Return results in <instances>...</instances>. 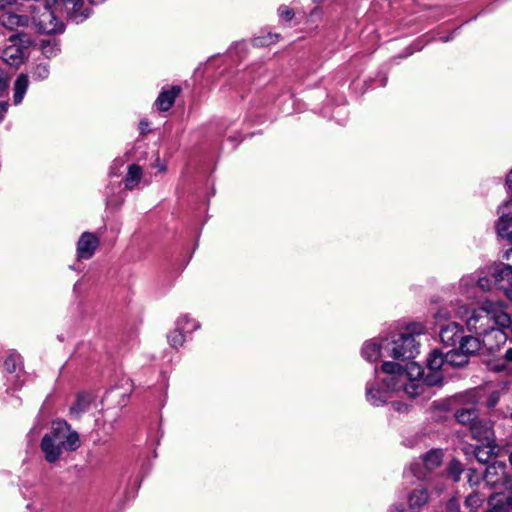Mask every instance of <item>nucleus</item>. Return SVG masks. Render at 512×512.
Returning <instances> with one entry per match:
<instances>
[{
	"label": "nucleus",
	"mask_w": 512,
	"mask_h": 512,
	"mask_svg": "<svg viewBox=\"0 0 512 512\" xmlns=\"http://www.w3.org/2000/svg\"><path fill=\"white\" fill-rule=\"evenodd\" d=\"M510 315L504 310L502 303L487 300L483 305L474 309L467 317V327L479 335L494 334L495 338L505 340V334L496 326L509 327Z\"/></svg>",
	"instance_id": "1"
},
{
	"label": "nucleus",
	"mask_w": 512,
	"mask_h": 512,
	"mask_svg": "<svg viewBox=\"0 0 512 512\" xmlns=\"http://www.w3.org/2000/svg\"><path fill=\"white\" fill-rule=\"evenodd\" d=\"M424 333V327L421 324H413L407 327V332L405 334H410L415 336H419Z\"/></svg>",
	"instance_id": "38"
},
{
	"label": "nucleus",
	"mask_w": 512,
	"mask_h": 512,
	"mask_svg": "<svg viewBox=\"0 0 512 512\" xmlns=\"http://www.w3.org/2000/svg\"><path fill=\"white\" fill-rule=\"evenodd\" d=\"M445 359L447 366L450 367H462L468 363V357L458 347H452L451 350L445 353Z\"/></svg>",
	"instance_id": "20"
},
{
	"label": "nucleus",
	"mask_w": 512,
	"mask_h": 512,
	"mask_svg": "<svg viewBox=\"0 0 512 512\" xmlns=\"http://www.w3.org/2000/svg\"><path fill=\"white\" fill-rule=\"evenodd\" d=\"M393 406H394V408L397 411H405V410H407V406L406 405H401L400 403H397V402H394Z\"/></svg>",
	"instance_id": "43"
},
{
	"label": "nucleus",
	"mask_w": 512,
	"mask_h": 512,
	"mask_svg": "<svg viewBox=\"0 0 512 512\" xmlns=\"http://www.w3.org/2000/svg\"><path fill=\"white\" fill-rule=\"evenodd\" d=\"M509 460H510V463H511V465H512V453H511V455H510V457H509Z\"/></svg>",
	"instance_id": "51"
},
{
	"label": "nucleus",
	"mask_w": 512,
	"mask_h": 512,
	"mask_svg": "<svg viewBox=\"0 0 512 512\" xmlns=\"http://www.w3.org/2000/svg\"><path fill=\"white\" fill-rule=\"evenodd\" d=\"M385 341L386 338L366 341L362 347V356L370 362H376L380 358L388 357L387 351H384Z\"/></svg>",
	"instance_id": "15"
},
{
	"label": "nucleus",
	"mask_w": 512,
	"mask_h": 512,
	"mask_svg": "<svg viewBox=\"0 0 512 512\" xmlns=\"http://www.w3.org/2000/svg\"><path fill=\"white\" fill-rule=\"evenodd\" d=\"M419 342L413 335L399 334L392 339L386 338L384 351L388 357L396 360H409L419 353Z\"/></svg>",
	"instance_id": "4"
},
{
	"label": "nucleus",
	"mask_w": 512,
	"mask_h": 512,
	"mask_svg": "<svg viewBox=\"0 0 512 512\" xmlns=\"http://www.w3.org/2000/svg\"><path fill=\"white\" fill-rule=\"evenodd\" d=\"M484 501V499L477 493L475 494H470L466 500H465V504L467 507L471 508V509H476L478 508L481 503Z\"/></svg>",
	"instance_id": "36"
},
{
	"label": "nucleus",
	"mask_w": 512,
	"mask_h": 512,
	"mask_svg": "<svg viewBox=\"0 0 512 512\" xmlns=\"http://www.w3.org/2000/svg\"><path fill=\"white\" fill-rule=\"evenodd\" d=\"M439 337L447 347H456L463 337V328L456 322H450L441 326Z\"/></svg>",
	"instance_id": "12"
},
{
	"label": "nucleus",
	"mask_w": 512,
	"mask_h": 512,
	"mask_svg": "<svg viewBox=\"0 0 512 512\" xmlns=\"http://www.w3.org/2000/svg\"><path fill=\"white\" fill-rule=\"evenodd\" d=\"M500 218L497 222V231L499 235L505 236L508 228L512 225V200L507 201L499 208Z\"/></svg>",
	"instance_id": "18"
},
{
	"label": "nucleus",
	"mask_w": 512,
	"mask_h": 512,
	"mask_svg": "<svg viewBox=\"0 0 512 512\" xmlns=\"http://www.w3.org/2000/svg\"><path fill=\"white\" fill-rule=\"evenodd\" d=\"M408 375L409 379L422 382L427 386L440 385L443 379L440 371H433L428 369L424 370L421 366L414 362L410 363ZM419 388V383L412 382L409 386H406L405 390L410 396L414 397L420 393L418 391Z\"/></svg>",
	"instance_id": "6"
},
{
	"label": "nucleus",
	"mask_w": 512,
	"mask_h": 512,
	"mask_svg": "<svg viewBox=\"0 0 512 512\" xmlns=\"http://www.w3.org/2000/svg\"><path fill=\"white\" fill-rule=\"evenodd\" d=\"M28 87H29L28 76L25 74H20L14 83L13 102L15 105H18L22 102Z\"/></svg>",
	"instance_id": "21"
},
{
	"label": "nucleus",
	"mask_w": 512,
	"mask_h": 512,
	"mask_svg": "<svg viewBox=\"0 0 512 512\" xmlns=\"http://www.w3.org/2000/svg\"><path fill=\"white\" fill-rule=\"evenodd\" d=\"M391 512H404L402 505H396L391 508Z\"/></svg>",
	"instance_id": "46"
},
{
	"label": "nucleus",
	"mask_w": 512,
	"mask_h": 512,
	"mask_svg": "<svg viewBox=\"0 0 512 512\" xmlns=\"http://www.w3.org/2000/svg\"><path fill=\"white\" fill-rule=\"evenodd\" d=\"M459 348L469 357L477 353L481 348V342L474 336H463L459 343Z\"/></svg>",
	"instance_id": "22"
},
{
	"label": "nucleus",
	"mask_w": 512,
	"mask_h": 512,
	"mask_svg": "<svg viewBox=\"0 0 512 512\" xmlns=\"http://www.w3.org/2000/svg\"><path fill=\"white\" fill-rule=\"evenodd\" d=\"M506 184L508 185L509 189L512 190V170L506 177Z\"/></svg>",
	"instance_id": "45"
},
{
	"label": "nucleus",
	"mask_w": 512,
	"mask_h": 512,
	"mask_svg": "<svg viewBox=\"0 0 512 512\" xmlns=\"http://www.w3.org/2000/svg\"><path fill=\"white\" fill-rule=\"evenodd\" d=\"M499 473L504 475L505 465L502 463H493L486 468L485 477L487 478V481H490V475H498Z\"/></svg>",
	"instance_id": "34"
},
{
	"label": "nucleus",
	"mask_w": 512,
	"mask_h": 512,
	"mask_svg": "<svg viewBox=\"0 0 512 512\" xmlns=\"http://www.w3.org/2000/svg\"><path fill=\"white\" fill-rule=\"evenodd\" d=\"M0 24L8 30L14 31L19 28L28 27L30 17L27 15H19L12 11H4L0 14Z\"/></svg>",
	"instance_id": "16"
},
{
	"label": "nucleus",
	"mask_w": 512,
	"mask_h": 512,
	"mask_svg": "<svg viewBox=\"0 0 512 512\" xmlns=\"http://www.w3.org/2000/svg\"><path fill=\"white\" fill-rule=\"evenodd\" d=\"M90 402L91 398L89 395L80 394L77 397L75 404L71 406L70 413L75 417H79L82 413L88 410Z\"/></svg>",
	"instance_id": "28"
},
{
	"label": "nucleus",
	"mask_w": 512,
	"mask_h": 512,
	"mask_svg": "<svg viewBox=\"0 0 512 512\" xmlns=\"http://www.w3.org/2000/svg\"><path fill=\"white\" fill-rule=\"evenodd\" d=\"M180 92V86H172L168 90H162L155 101V105L160 111H168L173 106L175 99Z\"/></svg>",
	"instance_id": "17"
},
{
	"label": "nucleus",
	"mask_w": 512,
	"mask_h": 512,
	"mask_svg": "<svg viewBox=\"0 0 512 512\" xmlns=\"http://www.w3.org/2000/svg\"><path fill=\"white\" fill-rule=\"evenodd\" d=\"M90 1H91L92 3H96V4H98V3H102L104 0H90Z\"/></svg>",
	"instance_id": "50"
},
{
	"label": "nucleus",
	"mask_w": 512,
	"mask_h": 512,
	"mask_svg": "<svg viewBox=\"0 0 512 512\" xmlns=\"http://www.w3.org/2000/svg\"><path fill=\"white\" fill-rule=\"evenodd\" d=\"M490 270L495 282L504 291L506 297L512 302V263L496 264L493 265Z\"/></svg>",
	"instance_id": "9"
},
{
	"label": "nucleus",
	"mask_w": 512,
	"mask_h": 512,
	"mask_svg": "<svg viewBox=\"0 0 512 512\" xmlns=\"http://www.w3.org/2000/svg\"><path fill=\"white\" fill-rule=\"evenodd\" d=\"M30 9V22L35 24L39 32L52 34L62 31L63 25L57 16L62 11L56 9L53 3H48V0L38 1L30 5Z\"/></svg>",
	"instance_id": "3"
},
{
	"label": "nucleus",
	"mask_w": 512,
	"mask_h": 512,
	"mask_svg": "<svg viewBox=\"0 0 512 512\" xmlns=\"http://www.w3.org/2000/svg\"><path fill=\"white\" fill-rule=\"evenodd\" d=\"M506 510L503 506H494L493 508L489 509L487 512H504Z\"/></svg>",
	"instance_id": "44"
},
{
	"label": "nucleus",
	"mask_w": 512,
	"mask_h": 512,
	"mask_svg": "<svg viewBox=\"0 0 512 512\" xmlns=\"http://www.w3.org/2000/svg\"><path fill=\"white\" fill-rule=\"evenodd\" d=\"M142 178V168L137 164L128 167V173L125 177V187L129 190L134 189Z\"/></svg>",
	"instance_id": "24"
},
{
	"label": "nucleus",
	"mask_w": 512,
	"mask_h": 512,
	"mask_svg": "<svg viewBox=\"0 0 512 512\" xmlns=\"http://www.w3.org/2000/svg\"><path fill=\"white\" fill-rule=\"evenodd\" d=\"M472 437L486 444H494L495 437L492 425L489 421L478 420L473 422L470 427Z\"/></svg>",
	"instance_id": "14"
},
{
	"label": "nucleus",
	"mask_w": 512,
	"mask_h": 512,
	"mask_svg": "<svg viewBox=\"0 0 512 512\" xmlns=\"http://www.w3.org/2000/svg\"><path fill=\"white\" fill-rule=\"evenodd\" d=\"M455 417L457 421L464 425H469L473 422H477L479 419L477 418V411L473 408H463L457 410Z\"/></svg>",
	"instance_id": "26"
},
{
	"label": "nucleus",
	"mask_w": 512,
	"mask_h": 512,
	"mask_svg": "<svg viewBox=\"0 0 512 512\" xmlns=\"http://www.w3.org/2000/svg\"><path fill=\"white\" fill-rule=\"evenodd\" d=\"M8 104L6 102L0 103V120L3 118L4 113L7 110Z\"/></svg>",
	"instance_id": "42"
},
{
	"label": "nucleus",
	"mask_w": 512,
	"mask_h": 512,
	"mask_svg": "<svg viewBox=\"0 0 512 512\" xmlns=\"http://www.w3.org/2000/svg\"><path fill=\"white\" fill-rule=\"evenodd\" d=\"M448 317L447 313L446 312H443L442 310H439L436 314H435V319L437 321L441 320V319H446Z\"/></svg>",
	"instance_id": "41"
},
{
	"label": "nucleus",
	"mask_w": 512,
	"mask_h": 512,
	"mask_svg": "<svg viewBox=\"0 0 512 512\" xmlns=\"http://www.w3.org/2000/svg\"><path fill=\"white\" fill-rule=\"evenodd\" d=\"M9 84V79L4 71L0 68V92L7 89Z\"/></svg>",
	"instance_id": "39"
},
{
	"label": "nucleus",
	"mask_w": 512,
	"mask_h": 512,
	"mask_svg": "<svg viewBox=\"0 0 512 512\" xmlns=\"http://www.w3.org/2000/svg\"><path fill=\"white\" fill-rule=\"evenodd\" d=\"M8 40L11 44L3 49L1 58L9 66L17 68L28 57V49L33 40L23 32L12 34Z\"/></svg>",
	"instance_id": "5"
},
{
	"label": "nucleus",
	"mask_w": 512,
	"mask_h": 512,
	"mask_svg": "<svg viewBox=\"0 0 512 512\" xmlns=\"http://www.w3.org/2000/svg\"><path fill=\"white\" fill-rule=\"evenodd\" d=\"M443 366H447L445 354L435 349L430 352L427 358V369L433 371H440Z\"/></svg>",
	"instance_id": "25"
},
{
	"label": "nucleus",
	"mask_w": 512,
	"mask_h": 512,
	"mask_svg": "<svg viewBox=\"0 0 512 512\" xmlns=\"http://www.w3.org/2000/svg\"><path fill=\"white\" fill-rule=\"evenodd\" d=\"M462 471V466L459 461L452 460L449 463L448 473L453 478L454 481H459Z\"/></svg>",
	"instance_id": "33"
},
{
	"label": "nucleus",
	"mask_w": 512,
	"mask_h": 512,
	"mask_svg": "<svg viewBox=\"0 0 512 512\" xmlns=\"http://www.w3.org/2000/svg\"><path fill=\"white\" fill-rule=\"evenodd\" d=\"M48 3H53L56 9L65 13L76 23L82 22L88 17V14L82 9L83 0H48Z\"/></svg>",
	"instance_id": "10"
},
{
	"label": "nucleus",
	"mask_w": 512,
	"mask_h": 512,
	"mask_svg": "<svg viewBox=\"0 0 512 512\" xmlns=\"http://www.w3.org/2000/svg\"><path fill=\"white\" fill-rule=\"evenodd\" d=\"M188 322H189V319L187 316H183V317L179 318V320L177 322L178 328L173 330L168 335V337H167L168 342L172 347L176 348L178 346L183 345V343L185 341L183 330L186 329V323H188Z\"/></svg>",
	"instance_id": "19"
},
{
	"label": "nucleus",
	"mask_w": 512,
	"mask_h": 512,
	"mask_svg": "<svg viewBox=\"0 0 512 512\" xmlns=\"http://www.w3.org/2000/svg\"><path fill=\"white\" fill-rule=\"evenodd\" d=\"M367 400L374 406H379L385 403L388 399V392L380 389H373L367 386L366 390Z\"/></svg>",
	"instance_id": "27"
},
{
	"label": "nucleus",
	"mask_w": 512,
	"mask_h": 512,
	"mask_svg": "<svg viewBox=\"0 0 512 512\" xmlns=\"http://www.w3.org/2000/svg\"><path fill=\"white\" fill-rule=\"evenodd\" d=\"M409 367L410 363L407 364L404 369L401 365L394 362H384L381 366V370L384 373L389 374V377L385 380V385L389 390H397L400 386L405 384V380L409 379Z\"/></svg>",
	"instance_id": "8"
},
{
	"label": "nucleus",
	"mask_w": 512,
	"mask_h": 512,
	"mask_svg": "<svg viewBox=\"0 0 512 512\" xmlns=\"http://www.w3.org/2000/svg\"><path fill=\"white\" fill-rule=\"evenodd\" d=\"M492 282L488 277H479L477 281L471 275L465 276L460 280V288L465 293L469 294L468 297H475L476 290L489 291L491 289Z\"/></svg>",
	"instance_id": "13"
},
{
	"label": "nucleus",
	"mask_w": 512,
	"mask_h": 512,
	"mask_svg": "<svg viewBox=\"0 0 512 512\" xmlns=\"http://www.w3.org/2000/svg\"><path fill=\"white\" fill-rule=\"evenodd\" d=\"M79 445L78 433L66 421L53 422L50 432L41 440V450L49 463L56 462L63 450L75 451Z\"/></svg>",
	"instance_id": "2"
},
{
	"label": "nucleus",
	"mask_w": 512,
	"mask_h": 512,
	"mask_svg": "<svg viewBox=\"0 0 512 512\" xmlns=\"http://www.w3.org/2000/svg\"><path fill=\"white\" fill-rule=\"evenodd\" d=\"M148 126V122H145V121H141L140 122V129L142 131H144L146 129V127Z\"/></svg>",
	"instance_id": "48"
},
{
	"label": "nucleus",
	"mask_w": 512,
	"mask_h": 512,
	"mask_svg": "<svg viewBox=\"0 0 512 512\" xmlns=\"http://www.w3.org/2000/svg\"><path fill=\"white\" fill-rule=\"evenodd\" d=\"M428 492L426 488L419 487L414 489L408 495V503L410 508H419L428 502Z\"/></svg>",
	"instance_id": "23"
},
{
	"label": "nucleus",
	"mask_w": 512,
	"mask_h": 512,
	"mask_svg": "<svg viewBox=\"0 0 512 512\" xmlns=\"http://www.w3.org/2000/svg\"><path fill=\"white\" fill-rule=\"evenodd\" d=\"M98 246L99 238L95 234L90 232L82 233L77 242V258L79 260L90 259Z\"/></svg>",
	"instance_id": "11"
},
{
	"label": "nucleus",
	"mask_w": 512,
	"mask_h": 512,
	"mask_svg": "<svg viewBox=\"0 0 512 512\" xmlns=\"http://www.w3.org/2000/svg\"><path fill=\"white\" fill-rule=\"evenodd\" d=\"M20 361V356L16 353H11L4 361V366L8 372H14L16 366Z\"/></svg>",
	"instance_id": "35"
},
{
	"label": "nucleus",
	"mask_w": 512,
	"mask_h": 512,
	"mask_svg": "<svg viewBox=\"0 0 512 512\" xmlns=\"http://www.w3.org/2000/svg\"><path fill=\"white\" fill-rule=\"evenodd\" d=\"M494 448L495 444H485L483 446H477L475 449L476 459L482 464L488 463L494 454Z\"/></svg>",
	"instance_id": "29"
},
{
	"label": "nucleus",
	"mask_w": 512,
	"mask_h": 512,
	"mask_svg": "<svg viewBox=\"0 0 512 512\" xmlns=\"http://www.w3.org/2000/svg\"><path fill=\"white\" fill-rule=\"evenodd\" d=\"M279 15L285 21H290L294 17V12L287 6H280L278 9Z\"/></svg>",
	"instance_id": "37"
},
{
	"label": "nucleus",
	"mask_w": 512,
	"mask_h": 512,
	"mask_svg": "<svg viewBox=\"0 0 512 512\" xmlns=\"http://www.w3.org/2000/svg\"><path fill=\"white\" fill-rule=\"evenodd\" d=\"M512 363V348H509L502 360H499V363L494 365L492 369L497 372L505 371L508 369V364Z\"/></svg>",
	"instance_id": "30"
},
{
	"label": "nucleus",
	"mask_w": 512,
	"mask_h": 512,
	"mask_svg": "<svg viewBox=\"0 0 512 512\" xmlns=\"http://www.w3.org/2000/svg\"><path fill=\"white\" fill-rule=\"evenodd\" d=\"M505 258H506L508 261H511V259H512V248H511L509 251H507V252L505 253Z\"/></svg>",
	"instance_id": "47"
},
{
	"label": "nucleus",
	"mask_w": 512,
	"mask_h": 512,
	"mask_svg": "<svg viewBox=\"0 0 512 512\" xmlns=\"http://www.w3.org/2000/svg\"><path fill=\"white\" fill-rule=\"evenodd\" d=\"M16 0H0V11H8L7 8L14 4Z\"/></svg>",
	"instance_id": "40"
},
{
	"label": "nucleus",
	"mask_w": 512,
	"mask_h": 512,
	"mask_svg": "<svg viewBox=\"0 0 512 512\" xmlns=\"http://www.w3.org/2000/svg\"><path fill=\"white\" fill-rule=\"evenodd\" d=\"M442 456L441 450H431L424 456L422 463L411 464L409 470L404 474L405 477L415 476L419 480H427V472H431L441 465Z\"/></svg>",
	"instance_id": "7"
},
{
	"label": "nucleus",
	"mask_w": 512,
	"mask_h": 512,
	"mask_svg": "<svg viewBox=\"0 0 512 512\" xmlns=\"http://www.w3.org/2000/svg\"><path fill=\"white\" fill-rule=\"evenodd\" d=\"M507 508H511L512 509V493H511V495L507 499Z\"/></svg>",
	"instance_id": "49"
},
{
	"label": "nucleus",
	"mask_w": 512,
	"mask_h": 512,
	"mask_svg": "<svg viewBox=\"0 0 512 512\" xmlns=\"http://www.w3.org/2000/svg\"><path fill=\"white\" fill-rule=\"evenodd\" d=\"M279 35L278 34H268L265 37H257L253 40L254 46H267L271 45L273 43H276L278 41Z\"/></svg>",
	"instance_id": "31"
},
{
	"label": "nucleus",
	"mask_w": 512,
	"mask_h": 512,
	"mask_svg": "<svg viewBox=\"0 0 512 512\" xmlns=\"http://www.w3.org/2000/svg\"><path fill=\"white\" fill-rule=\"evenodd\" d=\"M49 66L46 63H39L33 71V77L38 80H44L49 76Z\"/></svg>",
	"instance_id": "32"
}]
</instances>
